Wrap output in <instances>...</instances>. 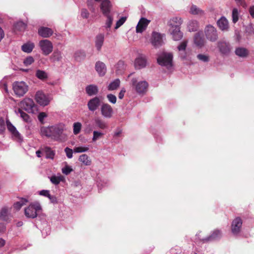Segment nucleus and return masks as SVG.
I'll return each instance as SVG.
<instances>
[{
  "label": "nucleus",
  "instance_id": "f257e3e1",
  "mask_svg": "<svg viewBox=\"0 0 254 254\" xmlns=\"http://www.w3.org/2000/svg\"><path fill=\"white\" fill-rule=\"evenodd\" d=\"M42 207L38 202L31 203L24 209V214L27 218H35L40 212Z\"/></svg>",
  "mask_w": 254,
  "mask_h": 254
},
{
  "label": "nucleus",
  "instance_id": "f03ea898",
  "mask_svg": "<svg viewBox=\"0 0 254 254\" xmlns=\"http://www.w3.org/2000/svg\"><path fill=\"white\" fill-rule=\"evenodd\" d=\"M64 126L62 124L53 126L52 139L60 141L65 140L67 136L64 132Z\"/></svg>",
  "mask_w": 254,
  "mask_h": 254
},
{
  "label": "nucleus",
  "instance_id": "7ed1b4c3",
  "mask_svg": "<svg viewBox=\"0 0 254 254\" xmlns=\"http://www.w3.org/2000/svg\"><path fill=\"white\" fill-rule=\"evenodd\" d=\"M21 109L24 110L29 113L34 114L38 111V107L33 100L29 98L24 99L19 103Z\"/></svg>",
  "mask_w": 254,
  "mask_h": 254
},
{
  "label": "nucleus",
  "instance_id": "20e7f679",
  "mask_svg": "<svg viewBox=\"0 0 254 254\" xmlns=\"http://www.w3.org/2000/svg\"><path fill=\"white\" fill-rule=\"evenodd\" d=\"M173 55L169 53H163L157 58L158 63L170 69L172 66Z\"/></svg>",
  "mask_w": 254,
  "mask_h": 254
},
{
  "label": "nucleus",
  "instance_id": "39448f33",
  "mask_svg": "<svg viewBox=\"0 0 254 254\" xmlns=\"http://www.w3.org/2000/svg\"><path fill=\"white\" fill-rule=\"evenodd\" d=\"M130 85L135 91L139 94L143 93L146 91L148 87V83L145 81H138L136 77H133L131 79Z\"/></svg>",
  "mask_w": 254,
  "mask_h": 254
},
{
  "label": "nucleus",
  "instance_id": "423d86ee",
  "mask_svg": "<svg viewBox=\"0 0 254 254\" xmlns=\"http://www.w3.org/2000/svg\"><path fill=\"white\" fill-rule=\"evenodd\" d=\"M188 43V40H183L177 47L179 56L183 60H187L190 58V52L187 49Z\"/></svg>",
  "mask_w": 254,
  "mask_h": 254
},
{
  "label": "nucleus",
  "instance_id": "0eeeda50",
  "mask_svg": "<svg viewBox=\"0 0 254 254\" xmlns=\"http://www.w3.org/2000/svg\"><path fill=\"white\" fill-rule=\"evenodd\" d=\"M13 89L18 96H23L28 90V86L24 81H16L13 84Z\"/></svg>",
  "mask_w": 254,
  "mask_h": 254
},
{
  "label": "nucleus",
  "instance_id": "6e6552de",
  "mask_svg": "<svg viewBox=\"0 0 254 254\" xmlns=\"http://www.w3.org/2000/svg\"><path fill=\"white\" fill-rule=\"evenodd\" d=\"M35 100L38 104L42 106L48 105L51 100L50 96L42 91H38L35 96Z\"/></svg>",
  "mask_w": 254,
  "mask_h": 254
},
{
  "label": "nucleus",
  "instance_id": "1a4fd4ad",
  "mask_svg": "<svg viewBox=\"0 0 254 254\" xmlns=\"http://www.w3.org/2000/svg\"><path fill=\"white\" fill-rule=\"evenodd\" d=\"M39 46L42 53L45 56H48L52 53L53 49L52 43L47 39L42 40L39 42Z\"/></svg>",
  "mask_w": 254,
  "mask_h": 254
},
{
  "label": "nucleus",
  "instance_id": "9d476101",
  "mask_svg": "<svg viewBox=\"0 0 254 254\" xmlns=\"http://www.w3.org/2000/svg\"><path fill=\"white\" fill-rule=\"evenodd\" d=\"M165 35L157 32H153L151 34L150 42L155 47H159L164 44L163 38Z\"/></svg>",
  "mask_w": 254,
  "mask_h": 254
},
{
  "label": "nucleus",
  "instance_id": "9b49d317",
  "mask_svg": "<svg viewBox=\"0 0 254 254\" xmlns=\"http://www.w3.org/2000/svg\"><path fill=\"white\" fill-rule=\"evenodd\" d=\"M217 47L220 53L223 55H229L232 50L230 44L223 40L219 41L217 43Z\"/></svg>",
  "mask_w": 254,
  "mask_h": 254
},
{
  "label": "nucleus",
  "instance_id": "f8f14e48",
  "mask_svg": "<svg viewBox=\"0 0 254 254\" xmlns=\"http://www.w3.org/2000/svg\"><path fill=\"white\" fill-rule=\"evenodd\" d=\"M206 37L209 40L214 42L218 38L216 29L211 25H207L205 29Z\"/></svg>",
  "mask_w": 254,
  "mask_h": 254
},
{
  "label": "nucleus",
  "instance_id": "ddd939ff",
  "mask_svg": "<svg viewBox=\"0 0 254 254\" xmlns=\"http://www.w3.org/2000/svg\"><path fill=\"white\" fill-rule=\"evenodd\" d=\"M101 113L102 115L106 118H111L113 115L112 107L107 103H104L101 107Z\"/></svg>",
  "mask_w": 254,
  "mask_h": 254
},
{
  "label": "nucleus",
  "instance_id": "4468645a",
  "mask_svg": "<svg viewBox=\"0 0 254 254\" xmlns=\"http://www.w3.org/2000/svg\"><path fill=\"white\" fill-rule=\"evenodd\" d=\"M6 124L7 129L10 132L12 138L18 141L21 140V136L15 127H14L10 122L8 121L6 122Z\"/></svg>",
  "mask_w": 254,
  "mask_h": 254
},
{
  "label": "nucleus",
  "instance_id": "2eb2a0df",
  "mask_svg": "<svg viewBox=\"0 0 254 254\" xmlns=\"http://www.w3.org/2000/svg\"><path fill=\"white\" fill-rule=\"evenodd\" d=\"M150 22V20L145 18H141L136 27V32L137 33H142L146 29Z\"/></svg>",
  "mask_w": 254,
  "mask_h": 254
},
{
  "label": "nucleus",
  "instance_id": "dca6fc26",
  "mask_svg": "<svg viewBox=\"0 0 254 254\" xmlns=\"http://www.w3.org/2000/svg\"><path fill=\"white\" fill-rule=\"evenodd\" d=\"M100 105V100L97 97H95L90 99L87 104L88 108L90 111L94 112L98 109Z\"/></svg>",
  "mask_w": 254,
  "mask_h": 254
},
{
  "label": "nucleus",
  "instance_id": "f3484780",
  "mask_svg": "<svg viewBox=\"0 0 254 254\" xmlns=\"http://www.w3.org/2000/svg\"><path fill=\"white\" fill-rule=\"evenodd\" d=\"M95 68L100 76H103L105 75L107 69L104 63L100 61L97 62L95 64Z\"/></svg>",
  "mask_w": 254,
  "mask_h": 254
},
{
  "label": "nucleus",
  "instance_id": "a211bd4d",
  "mask_svg": "<svg viewBox=\"0 0 254 254\" xmlns=\"http://www.w3.org/2000/svg\"><path fill=\"white\" fill-rule=\"evenodd\" d=\"M242 224V220L240 218H236L232 223V232L234 234H238L241 230Z\"/></svg>",
  "mask_w": 254,
  "mask_h": 254
},
{
  "label": "nucleus",
  "instance_id": "6ab92c4d",
  "mask_svg": "<svg viewBox=\"0 0 254 254\" xmlns=\"http://www.w3.org/2000/svg\"><path fill=\"white\" fill-rule=\"evenodd\" d=\"M169 32L172 35L173 39L175 41L180 40L183 37V33L181 32L180 27L169 28Z\"/></svg>",
  "mask_w": 254,
  "mask_h": 254
},
{
  "label": "nucleus",
  "instance_id": "aec40b11",
  "mask_svg": "<svg viewBox=\"0 0 254 254\" xmlns=\"http://www.w3.org/2000/svg\"><path fill=\"white\" fill-rule=\"evenodd\" d=\"M205 40L202 32H198L195 34L194 37V43L198 47H201L204 44Z\"/></svg>",
  "mask_w": 254,
  "mask_h": 254
},
{
  "label": "nucleus",
  "instance_id": "412c9836",
  "mask_svg": "<svg viewBox=\"0 0 254 254\" xmlns=\"http://www.w3.org/2000/svg\"><path fill=\"white\" fill-rule=\"evenodd\" d=\"M105 36L104 34H98L95 39V47L98 51H100L103 45Z\"/></svg>",
  "mask_w": 254,
  "mask_h": 254
},
{
  "label": "nucleus",
  "instance_id": "4be33fe9",
  "mask_svg": "<svg viewBox=\"0 0 254 254\" xmlns=\"http://www.w3.org/2000/svg\"><path fill=\"white\" fill-rule=\"evenodd\" d=\"M53 33V30L48 27H41L38 29V34L44 38L50 37Z\"/></svg>",
  "mask_w": 254,
  "mask_h": 254
},
{
  "label": "nucleus",
  "instance_id": "5701e85b",
  "mask_svg": "<svg viewBox=\"0 0 254 254\" xmlns=\"http://www.w3.org/2000/svg\"><path fill=\"white\" fill-rule=\"evenodd\" d=\"M146 65V59L145 57L140 56L137 58L134 62L135 67L137 69H141Z\"/></svg>",
  "mask_w": 254,
  "mask_h": 254
},
{
  "label": "nucleus",
  "instance_id": "b1692460",
  "mask_svg": "<svg viewBox=\"0 0 254 254\" xmlns=\"http://www.w3.org/2000/svg\"><path fill=\"white\" fill-rule=\"evenodd\" d=\"M10 209L7 207H3L0 211V219L7 221L9 219Z\"/></svg>",
  "mask_w": 254,
  "mask_h": 254
},
{
  "label": "nucleus",
  "instance_id": "393cba45",
  "mask_svg": "<svg viewBox=\"0 0 254 254\" xmlns=\"http://www.w3.org/2000/svg\"><path fill=\"white\" fill-rule=\"evenodd\" d=\"M182 23L181 18L178 17H173L168 21V25L170 28H175L176 27H180Z\"/></svg>",
  "mask_w": 254,
  "mask_h": 254
},
{
  "label": "nucleus",
  "instance_id": "a878e982",
  "mask_svg": "<svg viewBox=\"0 0 254 254\" xmlns=\"http://www.w3.org/2000/svg\"><path fill=\"white\" fill-rule=\"evenodd\" d=\"M41 134L52 139L53 126L45 127H43L40 129Z\"/></svg>",
  "mask_w": 254,
  "mask_h": 254
},
{
  "label": "nucleus",
  "instance_id": "bb28decb",
  "mask_svg": "<svg viewBox=\"0 0 254 254\" xmlns=\"http://www.w3.org/2000/svg\"><path fill=\"white\" fill-rule=\"evenodd\" d=\"M85 91L89 96H93L98 93V88L95 85L90 84L86 87Z\"/></svg>",
  "mask_w": 254,
  "mask_h": 254
},
{
  "label": "nucleus",
  "instance_id": "cd10ccee",
  "mask_svg": "<svg viewBox=\"0 0 254 254\" xmlns=\"http://www.w3.org/2000/svg\"><path fill=\"white\" fill-rule=\"evenodd\" d=\"M235 53L237 56L242 58H246L249 53V51L247 49L243 47L237 48Z\"/></svg>",
  "mask_w": 254,
  "mask_h": 254
},
{
  "label": "nucleus",
  "instance_id": "c85d7f7f",
  "mask_svg": "<svg viewBox=\"0 0 254 254\" xmlns=\"http://www.w3.org/2000/svg\"><path fill=\"white\" fill-rule=\"evenodd\" d=\"M217 24L220 29L222 30H227L229 28L228 21L224 17H222L217 21Z\"/></svg>",
  "mask_w": 254,
  "mask_h": 254
},
{
  "label": "nucleus",
  "instance_id": "c756f323",
  "mask_svg": "<svg viewBox=\"0 0 254 254\" xmlns=\"http://www.w3.org/2000/svg\"><path fill=\"white\" fill-rule=\"evenodd\" d=\"M78 160L85 166H90L92 164L91 159L85 154L79 156Z\"/></svg>",
  "mask_w": 254,
  "mask_h": 254
},
{
  "label": "nucleus",
  "instance_id": "7c9ffc66",
  "mask_svg": "<svg viewBox=\"0 0 254 254\" xmlns=\"http://www.w3.org/2000/svg\"><path fill=\"white\" fill-rule=\"evenodd\" d=\"M65 180L64 177L60 175L59 176H52L50 178L51 182L54 185H57L60 183L61 182H64Z\"/></svg>",
  "mask_w": 254,
  "mask_h": 254
},
{
  "label": "nucleus",
  "instance_id": "2f4dec72",
  "mask_svg": "<svg viewBox=\"0 0 254 254\" xmlns=\"http://www.w3.org/2000/svg\"><path fill=\"white\" fill-rule=\"evenodd\" d=\"M190 13L194 15H202L204 11L195 5L190 6Z\"/></svg>",
  "mask_w": 254,
  "mask_h": 254
},
{
  "label": "nucleus",
  "instance_id": "473e14b6",
  "mask_svg": "<svg viewBox=\"0 0 254 254\" xmlns=\"http://www.w3.org/2000/svg\"><path fill=\"white\" fill-rule=\"evenodd\" d=\"M28 201V200L25 198H21L19 199L18 201L16 202L13 204V208L16 210H19L21 207L25 204Z\"/></svg>",
  "mask_w": 254,
  "mask_h": 254
},
{
  "label": "nucleus",
  "instance_id": "72a5a7b5",
  "mask_svg": "<svg viewBox=\"0 0 254 254\" xmlns=\"http://www.w3.org/2000/svg\"><path fill=\"white\" fill-rule=\"evenodd\" d=\"M34 47V44L32 42H28L22 45V50L26 53H29L32 52Z\"/></svg>",
  "mask_w": 254,
  "mask_h": 254
},
{
  "label": "nucleus",
  "instance_id": "f704fd0d",
  "mask_svg": "<svg viewBox=\"0 0 254 254\" xmlns=\"http://www.w3.org/2000/svg\"><path fill=\"white\" fill-rule=\"evenodd\" d=\"M120 85V80L116 79L111 82L108 86V89L110 91L115 90L118 89Z\"/></svg>",
  "mask_w": 254,
  "mask_h": 254
},
{
  "label": "nucleus",
  "instance_id": "c9c22d12",
  "mask_svg": "<svg viewBox=\"0 0 254 254\" xmlns=\"http://www.w3.org/2000/svg\"><path fill=\"white\" fill-rule=\"evenodd\" d=\"M16 114L19 116L25 122H29L30 121L29 116L26 113H24L21 109L19 108L15 111Z\"/></svg>",
  "mask_w": 254,
  "mask_h": 254
},
{
  "label": "nucleus",
  "instance_id": "e433bc0d",
  "mask_svg": "<svg viewBox=\"0 0 254 254\" xmlns=\"http://www.w3.org/2000/svg\"><path fill=\"white\" fill-rule=\"evenodd\" d=\"M95 123L97 127L102 129H105L107 127L106 123L99 118H96L94 120Z\"/></svg>",
  "mask_w": 254,
  "mask_h": 254
},
{
  "label": "nucleus",
  "instance_id": "4c0bfd02",
  "mask_svg": "<svg viewBox=\"0 0 254 254\" xmlns=\"http://www.w3.org/2000/svg\"><path fill=\"white\" fill-rule=\"evenodd\" d=\"M36 76L42 80H45L48 78L47 73L45 71L40 69L36 70Z\"/></svg>",
  "mask_w": 254,
  "mask_h": 254
},
{
  "label": "nucleus",
  "instance_id": "58836bf2",
  "mask_svg": "<svg viewBox=\"0 0 254 254\" xmlns=\"http://www.w3.org/2000/svg\"><path fill=\"white\" fill-rule=\"evenodd\" d=\"M188 27L190 31H195L198 27V23L196 20H191L188 23Z\"/></svg>",
  "mask_w": 254,
  "mask_h": 254
},
{
  "label": "nucleus",
  "instance_id": "ea45409f",
  "mask_svg": "<svg viewBox=\"0 0 254 254\" xmlns=\"http://www.w3.org/2000/svg\"><path fill=\"white\" fill-rule=\"evenodd\" d=\"M51 59L53 61H60L62 59V53L58 50H55L53 53Z\"/></svg>",
  "mask_w": 254,
  "mask_h": 254
},
{
  "label": "nucleus",
  "instance_id": "a19ab883",
  "mask_svg": "<svg viewBox=\"0 0 254 254\" xmlns=\"http://www.w3.org/2000/svg\"><path fill=\"white\" fill-rule=\"evenodd\" d=\"M82 125L79 122L74 123L73 125V132L75 135L78 134L81 130Z\"/></svg>",
  "mask_w": 254,
  "mask_h": 254
},
{
  "label": "nucleus",
  "instance_id": "79ce46f5",
  "mask_svg": "<svg viewBox=\"0 0 254 254\" xmlns=\"http://www.w3.org/2000/svg\"><path fill=\"white\" fill-rule=\"evenodd\" d=\"M89 148L87 146H75L73 148V152L74 153H83L88 151Z\"/></svg>",
  "mask_w": 254,
  "mask_h": 254
},
{
  "label": "nucleus",
  "instance_id": "37998d69",
  "mask_svg": "<svg viewBox=\"0 0 254 254\" xmlns=\"http://www.w3.org/2000/svg\"><path fill=\"white\" fill-rule=\"evenodd\" d=\"M221 236V233L219 230H216L213 231L211 235L208 238V240H213L219 238Z\"/></svg>",
  "mask_w": 254,
  "mask_h": 254
},
{
  "label": "nucleus",
  "instance_id": "c03bdc74",
  "mask_svg": "<svg viewBox=\"0 0 254 254\" xmlns=\"http://www.w3.org/2000/svg\"><path fill=\"white\" fill-rule=\"evenodd\" d=\"M44 151L46 152L47 158L50 159L54 158L55 156V153L50 147H45Z\"/></svg>",
  "mask_w": 254,
  "mask_h": 254
},
{
  "label": "nucleus",
  "instance_id": "a18cd8bd",
  "mask_svg": "<svg viewBox=\"0 0 254 254\" xmlns=\"http://www.w3.org/2000/svg\"><path fill=\"white\" fill-rule=\"evenodd\" d=\"M15 29L18 31H23L26 28V25L21 21L17 22L14 25Z\"/></svg>",
  "mask_w": 254,
  "mask_h": 254
},
{
  "label": "nucleus",
  "instance_id": "49530a36",
  "mask_svg": "<svg viewBox=\"0 0 254 254\" xmlns=\"http://www.w3.org/2000/svg\"><path fill=\"white\" fill-rule=\"evenodd\" d=\"M239 13L238 10L236 8H234L232 11V18H233V22L234 23H236L238 21L239 19Z\"/></svg>",
  "mask_w": 254,
  "mask_h": 254
},
{
  "label": "nucleus",
  "instance_id": "de8ad7c7",
  "mask_svg": "<svg viewBox=\"0 0 254 254\" xmlns=\"http://www.w3.org/2000/svg\"><path fill=\"white\" fill-rule=\"evenodd\" d=\"M93 133V136L92 138V141L94 142L99 139L103 135V133L98 131H94Z\"/></svg>",
  "mask_w": 254,
  "mask_h": 254
},
{
  "label": "nucleus",
  "instance_id": "09e8293b",
  "mask_svg": "<svg viewBox=\"0 0 254 254\" xmlns=\"http://www.w3.org/2000/svg\"><path fill=\"white\" fill-rule=\"evenodd\" d=\"M107 16V20L106 22V27L107 28H110L112 24L113 18V17L109 14H107L106 15Z\"/></svg>",
  "mask_w": 254,
  "mask_h": 254
},
{
  "label": "nucleus",
  "instance_id": "8fccbe9b",
  "mask_svg": "<svg viewBox=\"0 0 254 254\" xmlns=\"http://www.w3.org/2000/svg\"><path fill=\"white\" fill-rule=\"evenodd\" d=\"M62 171L63 174L67 175L73 171V169L70 166L68 165H65V167L62 168Z\"/></svg>",
  "mask_w": 254,
  "mask_h": 254
},
{
  "label": "nucleus",
  "instance_id": "3c124183",
  "mask_svg": "<svg viewBox=\"0 0 254 254\" xmlns=\"http://www.w3.org/2000/svg\"><path fill=\"white\" fill-rule=\"evenodd\" d=\"M107 98L110 103L112 104H115L116 103L117 98L115 95L112 94H109L107 95Z\"/></svg>",
  "mask_w": 254,
  "mask_h": 254
},
{
  "label": "nucleus",
  "instance_id": "603ef678",
  "mask_svg": "<svg viewBox=\"0 0 254 254\" xmlns=\"http://www.w3.org/2000/svg\"><path fill=\"white\" fill-rule=\"evenodd\" d=\"M197 58L199 60L203 62H207L209 61V59L208 56L203 54H198L197 56Z\"/></svg>",
  "mask_w": 254,
  "mask_h": 254
},
{
  "label": "nucleus",
  "instance_id": "864d4df0",
  "mask_svg": "<svg viewBox=\"0 0 254 254\" xmlns=\"http://www.w3.org/2000/svg\"><path fill=\"white\" fill-rule=\"evenodd\" d=\"M127 18L126 17H121L116 23L115 29H117L122 26L126 21Z\"/></svg>",
  "mask_w": 254,
  "mask_h": 254
},
{
  "label": "nucleus",
  "instance_id": "5fc2aeb1",
  "mask_svg": "<svg viewBox=\"0 0 254 254\" xmlns=\"http://www.w3.org/2000/svg\"><path fill=\"white\" fill-rule=\"evenodd\" d=\"M64 152L68 158H71L72 157L73 149L72 150L68 147H66L64 149Z\"/></svg>",
  "mask_w": 254,
  "mask_h": 254
},
{
  "label": "nucleus",
  "instance_id": "6e6d98bb",
  "mask_svg": "<svg viewBox=\"0 0 254 254\" xmlns=\"http://www.w3.org/2000/svg\"><path fill=\"white\" fill-rule=\"evenodd\" d=\"M34 61V59L32 57H28L24 61V64L25 65H29L31 64Z\"/></svg>",
  "mask_w": 254,
  "mask_h": 254
},
{
  "label": "nucleus",
  "instance_id": "4d7b16f0",
  "mask_svg": "<svg viewBox=\"0 0 254 254\" xmlns=\"http://www.w3.org/2000/svg\"><path fill=\"white\" fill-rule=\"evenodd\" d=\"M81 16L83 18H87L89 16V12L86 9H82L81 12Z\"/></svg>",
  "mask_w": 254,
  "mask_h": 254
},
{
  "label": "nucleus",
  "instance_id": "13d9d810",
  "mask_svg": "<svg viewBox=\"0 0 254 254\" xmlns=\"http://www.w3.org/2000/svg\"><path fill=\"white\" fill-rule=\"evenodd\" d=\"M5 129V125L4 121L0 119V133H2Z\"/></svg>",
  "mask_w": 254,
  "mask_h": 254
},
{
  "label": "nucleus",
  "instance_id": "bf43d9fd",
  "mask_svg": "<svg viewBox=\"0 0 254 254\" xmlns=\"http://www.w3.org/2000/svg\"><path fill=\"white\" fill-rule=\"evenodd\" d=\"M39 194L48 197L50 194V191L48 190H42L39 192Z\"/></svg>",
  "mask_w": 254,
  "mask_h": 254
},
{
  "label": "nucleus",
  "instance_id": "052dcab7",
  "mask_svg": "<svg viewBox=\"0 0 254 254\" xmlns=\"http://www.w3.org/2000/svg\"><path fill=\"white\" fill-rule=\"evenodd\" d=\"M126 92V89L122 88L118 95V97L120 99H122L124 98Z\"/></svg>",
  "mask_w": 254,
  "mask_h": 254
},
{
  "label": "nucleus",
  "instance_id": "680f3d73",
  "mask_svg": "<svg viewBox=\"0 0 254 254\" xmlns=\"http://www.w3.org/2000/svg\"><path fill=\"white\" fill-rule=\"evenodd\" d=\"M0 88H3L6 92H7V84L4 81H1L0 82Z\"/></svg>",
  "mask_w": 254,
  "mask_h": 254
},
{
  "label": "nucleus",
  "instance_id": "e2e57ef3",
  "mask_svg": "<svg viewBox=\"0 0 254 254\" xmlns=\"http://www.w3.org/2000/svg\"><path fill=\"white\" fill-rule=\"evenodd\" d=\"M46 117L47 115L45 113L41 112L38 116V119L40 122H42Z\"/></svg>",
  "mask_w": 254,
  "mask_h": 254
},
{
  "label": "nucleus",
  "instance_id": "0e129e2a",
  "mask_svg": "<svg viewBox=\"0 0 254 254\" xmlns=\"http://www.w3.org/2000/svg\"><path fill=\"white\" fill-rule=\"evenodd\" d=\"M87 5L90 10L92 12H94L95 10V8L93 6L92 2L88 1Z\"/></svg>",
  "mask_w": 254,
  "mask_h": 254
},
{
  "label": "nucleus",
  "instance_id": "69168bd1",
  "mask_svg": "<svg viewBox=\"0 0 254 254\" xmlns=\"http://www.w3.org/2000/svg\"><path fill=\"white\" fill-rule=\"evenodd\" d=\"M48 198L52 203H56L57 202V198L55 196L50 194V196H49Z\"/></svg>",
  "mask_w": 254,
  "mask_h": 254
},
{
  "label": "nucleus",
  "instance_id": "338daca9",
  "mask_svg": "<svg viewBox=\"0 0 254 254\" xmlns=\"http://www.w3.org/2000/svg\"><path fill=\"white\" fill-rule=\"evenodd\" d=\"M249 12L252 17L254 18V5L250 7Z\"/></svg>",
  "mask_w": 254,
  "mask_h": 254
},
{
  "label": "nucleus",
  "instance_id": "774afa93",
  "mask_svg": "<svg viewBox=\"0 0 254 254\" xmlns=\"http://www.w3.org/2000/svg\"><path fill=\"white\" fill-rule=\"evenodd\" d=\"M4 37V32L1 28L0 27V41Z\"/></svg>",
  "mask_w": 254,
  "mask_h": 254
}]
</instances>
